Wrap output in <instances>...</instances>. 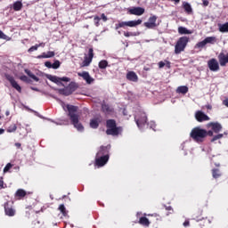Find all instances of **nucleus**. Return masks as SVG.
Here are the masks:
<instances>
[{
	"mask_svg": "<svg viewBox=\"0 0 228 228\" xmlns=\"http://www.w3.org/2000/svg\"><path fill=\"white\" fill-rule=\"evenodd\" d=\"M208 127H211L214 133H220L222 131V125L220 123H208Z\"/></svg>",
	"mask_w": 228,
	"mask_h": 228,
	"instance_id": "nucleus-17",
	"label": "nucleus"
},
{
	"mask_svg": "<svg viewBox=\"0 0 228 228\" xmlns=\"http://www.w3.org/2000/svg\"><path fill=\"white\" fill-rule=\"evenodd\" d=\"M58 93L60 94V95H65L66 97H69V95H72L71 92L67 86L61 89H58Z\"/></svg>",
	"mask_w": 228,
	"mask_h": 228,
	"instance_id": "nucleus-22",
	"label": "nucleus"
},
{
	"mask_svg": "<svg viewBox=\"0 0 228 228\" xmlns=\"http://www.w3.org/2000/svg\"><path fill=\"white\" fill-rule=\"evenodd\" d=\"M67 110L69 111V117L71 120V124L77 131L83 133V131H85V126H83V124L79 123V115L76 114L77 111V106L68 104Z\"/></svg>",
	"mask_w": 228,
	"mask_h": 228,
	"instance_id": "nucleus-1",
	"label": "nucleus"
},
{
	"mask_svg": "<svg viewBox=\"0 0 228 228\" xmlns=\"http://www.w3.org/2000/svg\"><path fill=\"white\" fill-rule=\"evenodd\" d=\"M219 65L221 67H225L228 63V53H224V52L220 53L219 55L217 56Z\"/></svg>",
	"mask_w": 228,
	"mask_h": 228,
	"instance_id": "nucleus-13",
	"label": "nucleus"
},
{
	"mask_svg": "<svg viewBox=\"0 0 228 228\" xmlns=\"http://www.w3.org/2000/svg\"><path fill=\"white\" fill-rule=\"evenodd\" d=\"M165 61H160L159 62V69H163V67H165Z\"/></svg>",
	"mask_w": 228,
	"mask_h": 228,
	"instance_id": "nucleus-56",
	"label": "nucleus"
},
{
	"mask_svg": "<svg viewBox=\"0 0 228 228\" xmlns=\"http://www.w3.org/2000/svg\"><path fill=\"white\" fill-rule=\"evenodd\" d=\"M139 224H141V225H145L146 227H149L151 223L149 222V219L147 217L142 216L140 218Z\"/></svg>",
	"mask_w": 228,
	"mask_h": 228,
	"instance_id": "nucleus-32",
	"label": "nucleus"
},
{
	"mask_svg": "<svg viewBox=\"0 0 228 228\" xmlns=\"http://www.w3.org/2000/svg\"><path fill=\"white\" fill-rule=\"evenodd\" d=\"M100 19H102L103 20V22H106V20H108V17L106 16V14L102 13L101 15V18Z\"/></svg>",
	"mask_w": 228,
	"mask_h": 228,
	"instance_id": "nucleus-57",
	"label": "nucleus"
},
{
	"mask_svg": "<svg viewBox=\"0 0 228 228\" xmlns=\"http://www.w3.org/2000/svg\"><path fill=\"white\" fill-rule=\"evenodd\" d=\"M222 176V172L220 171L219 168H214L212 169V177L214 179H218V177Z\"/></svg>",
	"mask_w": 228,
	"mask_h": 228,
	"instance_id": "nucleus-29",
	"label": "nucleus"
},
{
	"mask_svg": "<svg viewBox=\"0 0 228 228\" xmlns=\"http://www.w3.org/2000/svg\"><path fill=\"white\" fill-rule=\"evenodd\" d=\"M190 136L194 140V142H197V143H202V142H204V138L208 136V131L200 126H196L192 128Z\"/></svg>",
	"mask_w": 228,
	"mask_h": 228,
	"instance_id": "nucleus-2",
	"label": "nucleus"
},
{
	"mask_svg": "<svg viewBox=\"0 0 228 228\" xmlns=\"http://www.w3.org/2000/svg\"><path fill=\"white\" fill-rule=\"evenodd\" d=\"M15 197H26V191L22 190V189H19L16 193H15Z\"/></svg>",
	"mask_w": 228,
	"mask_h": 228,
	"instance_id": "nucleus-35",
	"label": "nucleus"
},
{
	"mask_svg": "<svg viewBox=\"0 0 228 228\" xmlns=\"http://www.w3.org/2000/svg\"><path fill=\"white\" fill-rule=\"evenodd\" d=\"M203 6H209V1L208 0H202Z\"/></svg>",
	"mask_w": 228,
	"mask_h": 228,
	"instance_id": "nucleus-58",
	"label": "nucleus"
},
{
	"mask_svg": "<svg viewBox=\"0 0 228 228\" xmlns=\"http://www.w3.org/2000/svg\"><path fill=\"white\" fill-rule=\"evenodd\" d=\"M56 124V126H69V120H64V121H61V122H54Z\"/></svg>",
	"mask_w": 228,
	"mask_h": 228,
	"instance_id": "nucleus-47",
	"label": "nucleus"
},
{
	"mask_svg": "<svg viewBox=\"0 0 228 228\" xmlns=\"http://www.w3.org/2000/svg\"><path fill=\"white\" fill-rule=\"evenodd\" d=\"M110 161V156L95 157V165L97 167H104Z\"/></svg>",
	"mask_w": 228,
	"mask_h": 228,
	"instance_id": "nucleus-11",
	"label": "nucleus"
},
{
	"mask_svg": "<svg viewBox=\"0 0 228 228\" xmlns=\"http://www.w3.org/2000/svg\"><path fill=\"white\" fill-rule=\"evenodd\" d=\"M31 90H34V92H40V90L37 87H31Z\"/></svg>",
	"mask_w": 228,
	"mask_h": 228,
	"instance_id": "nucleus-63",
	"label": "nucleus"
},
{
	"mask_svg": "<svg viewBox=\"0 0 228 228\" xmlns=\"http://www.w3.org/2000/svg\"><path fill=\"white\" fill-rule=\"evenodd\" d=\"M42 58H48L47 53H43L41 55H38V56H37V59H38V60H42Z\"/></svg>",
	"mask_w": 228,
	"mask_h": 228,
	"instance_id": "nucleus-54",
	"label": "nucleus"
},
{
	"mask_svg": "<svg viewBox=\"0 0 228 228\" xmlns=\"http://www.w3.org/2000/svg\"><path fill=\"white\" fill-rule=\"evenodd\" d=\"M46 77L49 79V81H52V83H55L58 86H65L64 84L61 82L63 81L64 83H69L70 81V78L69 77H56L53 75H46Z\"/></svg>",
	"mask_w": 228,
	"mask_h": 228,
	"instance_id": "nucleus-6",
	"label": "nucleus"
},
{
	"mask_svg": "<svg viewBox=\"0 0 228 228\" xmlns=\"http://www.w3.org/2000/svg\"><path fill=\"white\" fill-rule=\"evenodd\" d=\"M208 67L211 72H218L220 70V64H218V61L215 58L208 61Z\"/></svg>",
	"mask_w": 228,
	"mask_h": 228,
	"instance_id": "nucleus-8",
	"label": "nucleus"
},
{
	"mask_svg": "<svg viewBox=\"0 0 228 228\" xmlns=\"http://www.w3.org/2000/svg\"><path fill=\"white\" fill-rule=\"evenodd\" d=\"M218 30L220 33H228V22H225L224 24L219 23Z\"/></svg>",
	"mask_w": 228,
	"mask_h": 228,
	"instance_id": "nucleus-24",
	"label": "nucleus"
},
{
	"mask_svg": "<svg viewBox=\"0 0 228 228\" xmlns=\"http://www.w3.org/2000/svg\"><path fill=\"white\" fill-rule=\"evenodd\" d=\"M207 44H216V37H208L205 38Z\"/></svg>",
	"mask_w": 228,
	"mask_h": 228,
	"instance_id": "nucleus-33",
	"label": "nucleus"
},
{
	"mask_svg": "<svg viewBox=\"0 0 228 228\" xmlns=\"http://www.w3.org/2000/svg\"><path fill=\"white\" fill-rule=\"evenodd\" d=\"M134 121L141 131L147 126V114L142 110H137L134 115Z\"/></svg>",
	"mask_w": 228,
	"mask_h": 228,
	"instance_id": "nucleus-4",
	"label": "nucleus"
},
{
	"mask_svg": "<svg viewBox=\"0 0 228 228\" xmlns=\"http://www.w3.org/2000/svg\"><path fill=\"white\" fill-rule=\"evenodd\" d=\"M38 47H40V45H35L33 46H31L28 50V53H33L35 51H38Z\"/></svg>",
	"mask_w": 228,
	"mask_h": 228,
	"instance_id": "nucleus-44",
	"label": "nucleus"
},
{
	"mask_svg": "<svg viewBox=\"0 0 228 228\" xmlns=\"http://www.w3.org/2000/svg\"><path fill=\"white\" fill-rule=\"evenodd\" d=\"M165 64H166V67H167V69H170L171 63H170L169 61H165Z\"/></svg>",
	"mask_w": 228,
	"mask_h": 228,
	"instance_id": "nucleus-59",
	"label": "nucleus"
},
{
	"mask_svg": "<svg viewBox=\"0 0 228 228\" xmlns=\"http://www.w3.org/2000/svg\"><path fill=\"white\" fill-rule=\"evenodd\" d=\"M223 104L224 106H226V108H228V98L223 101Z\"/></svg>",
	"mask_w": 228,
	"mask_h": 228,
	"instance_id": "nucleus-60",
	"label": "nucleus"
},
{
	"mask_svg": "<svg viewBox=\"0 0 228 228\" xmlns=\"http://www.w3.org/2000/svg\"><path fill=\"white\" fill-rule=\"evenodd\" d=\"M135 34L133 32H124V37H134Z\"/></svg>",
	"mask_w": 228,
	"mask_h": 228,
	"instance_id": "nucleus-50",
	"label": "nucleus"
},
{
	"mask_svg": "<svg viewBox=\"0 0 228 228\" xmlns=\"http://www.w3.org/2000/svg\"><path fill=\"white\" fill-rule=\"evenodd\" d=\"M206 45H208V44L206 43V39H204V40L201 41V42L197 43V45H196V46H197L199 49H204V47H206Z\"/></svg>",
	"mask_w": 228,
	"mask_h": 228,
	"instance_id": "nucleus-38",
	"label": "nucleus"
},
{
	"mask_svg": "<svg viewBox=\"0 0 228 228\" xmlns=\"http://www.w3.org/2000/svg\"><path fill=\"white\" fill-rule=\"evenodd\" d=\"M106 134H109L110 136H118L120 131H122L121 127L117 126V122L114 119H108L106 122Z\"/></svg>",
	"mask_w": 228,
	"mask_h": 228,
	"instance_id": "nucleus-3",
	"label": "nucleus"
},
{
	"mask_svg": "<svg viewBox=\"0 0 228 228\" xmlns=\"http://www.w3.org/2000/svg\"><path fill=\"white\" fill-rule=\"evenodd\" d=\"M66 88H68V90L71 92V94H74V92L77 90V84H76V82H71L69 84L68 86H66Z\"/></svg>",
	"mask_w": 228,
	"mask_h": 228,
	"instance_id": "nucleus-27",
	"label": "nucleus"
},
{
	"mask_svg": "<svg viewBox=\"0 0 228 228\" xmlns=\"http://www.w3.org/2000/svg\"><path fill=\"white\" fill-rule=\"evenodd\" d=\"M127 26V21H121L116 24V29H120V28H126Z\"/></svg>",
	"mask_w": 228,
	"mask_h": 228,
	"instance_id": "nucleus-40",
	"label": "nucleus"
},
{
	"mask_svg": "<svg viewBox=\"0 0 228 228\" xmlns=\"http://www.w3.org/2000/svg\"><path fill=\"white\" fill-rule=\"evenodd\" d=\"M220 138H224V134H218L215 135L211 139V142H216V140H220Z\"/></svg>",
	"mask_w": 228,
	"mask_h": 228,
	"instance_id": "nucleus-43",
	"label": "nucleus"
},
{
	"mask_svg": "<svg viewBox=\"0 0 228 228\" xmlns=\"http://www.w3.org/2000/svg\"><path fill=\"white\" fill-rule=\"evenodd\" d=\"M25 73L27 74V76L28 77H31V79H33L37 83H38L40 81V78H38V77L35 76V74H33V72H31V70L26 69Z\"/></svg>",
	"mask_w": 228,
	"mask_h": 228,
	"instance_id": "nucleus-23",
	"label": "nucleus"
},
{
	"mask_svg": "<svg viewBox=\"0 0 228 228\" xmlns=\"http://www.w3.org/2000/svg\"><path fill=\"white\" fill-rule=\"evenodd\" d=\"M5 78L7 79V81H9V83H11V86H12V88L17 90L19 94L22 92V87H20V85L17 83V81H15V78L13 77V76L5 74Z\"/></svg>",
	"mask_w": 228,
	"mask_h": 228,
	"instance_id": "nucleus-7",
	"label": "nucleus"
},
{
	"mask_svg": "<svg viewBox=\"0 0 228 228\" xmlns=\"http://www.w3.org/2000/svg\"><path fill=\"white\" fill-rule=\"evenodd\" d=\"M90 127H92V129H97V127H99V119L98 118L91 119Z\"/></svg>",
	"mask_w": 228,
	"mask_h": 228,
	"instance_id": "nucleus-31",
	"label": "nucleus"
},
{
	"mask_svg": "<svg viewBox=\"0 0 228 228\" xmlns=\"http://www.w3.org/2000/svg\"><path fill=\"white\" fill-rule=\"evenodd\" d=\"M4 134V129L0 128V134Z\"/></svg>",
	"mask_w": 228,
	"mask_h": 228,
	"instance_id": "nucleus-64",
	"label": "nucleus"
},
{
	"mask_svg": "<svg viewBox=\"0 0 228 228\" xmlns=\"http://www.w3.org/2000/svg\"><path fill=\"white\" fill-rule=\"evenodd\" d=\"M213 136V131L209 130L208 132H207V136Z\"/></svg>",
	"mask_w": 228,
	"mask_h": 228,
	"instance_id": "nucleus-61",
	"label": "nucleus"
},
{
	"mask_svg": "<svg viewBox=\"0 0 228 228\" xmlns=\"http://www.w3.org/2000/svg\"><path fill=\"white\" fill-rule=\"evenodd\" d=\"M78 76L80 77H83L84 81L87 83V85H92V83L94 81V77L90 76V73L87 71H83L82 73H78Z\"/></svg>",
	"mask_w": 228,
	"mask_h": 228,
	"instance_id": "nucleus-15",
	"label": "nucleus"
},
{
	"mask_svg": "<svg viewBox=\"0 0 228 228\" xmlns=\"http://www.w3.org/2000/svg\"><path fill=\"white\" fill-rule=\"evenodd\" d=\"M102 111H103V113H105L106 115H110V113L113 111V108L106 103H103L102 104Z\"/></svg>",
	"mask_w": 228,
	"mask_h": 228,
	"instance_id": "nucleus-20",
	"label": "nucleus"
},
{
	"mask_svg": "<svg viewBox=\"0 0 228 228\" xmlns=\"http://www.w3.org/2000/svg\"><path fill=\"white\" fill-rule=\"evenodd\" d=\"M110 149H111V145L110 144L107 146H101L96 153V157L110 156Z\"/></svg>",
	"mask_w": 228,
	"mask_h": 228,
	"instance_id": "nucleus-10",
	"label": "nucleus"
},
{
	"mask_svg": "<svg viewBox=\"0 0 228 228\" xmlns=\"http://www.w3.org/2000/svg\"><path fill=\"white\" fill-rule=\"evenodd\" d=\"M176 94H183V95H185V94H188V86H178L176 89Z\"/></svg>",
	"mask_w": 228,
	"mask_h": 228,
	"instance_id": "nucleus-28",
	"label": "nucleus"
},
{
	"mask_svg": "<svg viewBox=\"0 0 228 228\" xmlns=\"http://www.w3.org/2000/svg\"><path fill=\"white\" fill-rule=\"evenodd\" d=\"M13 202H6L4 203V213L7 216H15V208L12 206Z\"/></svg>",
	"mask_w": 228,
	"mask_h": 228,
	"instance_id": "nucleus-9",
	"label": "nucleus"
},
{
	"mask_svg": "<svg viewBox=\"0 0 228 228\" xmlns=\"http://www.w3.org/2000/svg\"><path fill=\"white\" fill-rule=\"evenodd\" d=\"M54 54H55L54 52H51V51L46 53V56H48V58H54Z\"/></svg>",
	"mask_w": 228,
	"mask_h": 228,
	"instance_id": "nucleus-51",
	"label": "nucleus"
},
{
	"mask_svg": "<svg viewBox=\"0 0 228 228\" xmlns=\"http://www.w3.org/2000/svg\"><path fill=\"white\" fill-rule=\"evenodd\" d=\"M17 131V125L13 124L11 125L8 128H7V133H15Z\"/></svg>",
	"mask_w": 228,
	"mask_h": 228,
	"instance_id": "nucleus-37",
	"label": "nucleus"
},
{
	"mask_svg": "<svg viewBox=\"0 0 228 228\" xmlns=\"http://www.w3.org/2000/svg\"><path fill=\"white\" fill-rule=\"evenodd\" d=\"M15 147H17V149H20L21 144L20 142H16L15 143Z\"/></svg>",
	"mask_w": 228,
	"mask_h": 228,
	"instance_id": "nucleus-62",
	"label": "nucleus"
},
{
	"mask_svg": "<svg viewBox=\"0 0 228 228\" xmlns=\"http://www.w3.org/2000/svg\"><path fill=\"white\" fill-rule=\"evenodd\" d=\"M130 15H143L145 13V9L143 7H133L129 9Z\"/></svg>",
	"mask_w": 228,
	"mask_h": 228,
	"instance_id": "nucleus-14",
	"label": "nucleus"
},
{
	"mask_svg": "<svg viewBox=\"0 0 228 228\" xmlns=\"http://www.w3.org/2000/svg\"><path fill=\"white\" fill-rule=\"evenodd\" d=\"M12 9L14 12H20L22 10V2L20 1H16L12 4Z\"/></svg>",
	"mask_w": 228,
	"mask_h": 228,
	"instance_id": "nucleus-25",
	"label": "nucleus"
},
{
	"mask_svg": "<svg viewBox=\"0 0 228 228\" xmlns=\"http://www.w3.org/2000/svg\"><path fill=\"white\" fill-rule=\"evenodd\" d=\"M94 20L95 26L99 27V22L101 20V18H99V16H95Z\"/></svg>",
	"mask_w": 228,
	"mask_h": 228,
	"instance_id": "nucleus-49",
	"label": "nucleus"
},
{
	"mask_svg": "<svg viewBox=\"0 0 228 228\" xmlns=\"http://www.w3.org/2000/svg\"><path fill=\"white\" fill-rule=\"evenodd\" d=\"M183 227H190V220H185L184 223L183 224Z\"/></svg>",
	"mask_w": 228,
	"mask_h": 228,
	"instance_id": "nucleus-55",
	"label": "nucleus"
},
{
	"mask_svg": "<svg viewBox=\"0 0 228 228\" xmlns=\"http://www.w3.org/2000/svg\"><path fill=\"white\" fill-rule=\"evenodd\" d=\"M183 8L188 15H191V13H193V8H191V4H190V3L183 2Z\"/></svg>",
	"mask_w": 228,
	"mask_h": 228,
	"instance_id": "nucleus-19",
	"label": "nucleus"
},
{
	"mask_svg": "<svg viewBox=\"0 0 228 228\" xmlns=\"http://www.w3.org/2000/svg\"><path fill=\"white\" fill-rule=\"evenodd\" d=\"M144 26L148 29H154V28H158V24H156V23H150V21L144 22Z\"/></svg>",
	"mask_w": 228,
	"mask_h": 228,
	"instance_id": "nucleus-34",
	"label": "nucleus"
},
{
	"mask_svg": "<svg viewBox=\"0 0 228 228\" xmlns=\"http://www.w3.org/2000/svg\"><path fill=\"white\" fill-rule=\"evenodd\" d=\"M156 20H158V16L153 15L149 18L148 22H150L151 24H156Z\"/></svg>",
	"mask_w": 228,
	"mask_h": 228,
	"instance_id": "nucleus-41",
	"label": "nucleus"
},
{
	"mask_svg": "<svg viewBox=\"0 0 228 228\" xmlns=\"http://www.w3.org/2000/svg\"><path fill=\"white\" fill-rule=\"evenodd\" d=\"M61 65V62H60V61L56 60L54 61V62L52 64V69H60V66Z\"/></svg>",
	"mask_w": 228,
	"mask_h": 228,
	"instance_id": "nucleus-39",
	"label": "nucleus"
},
{
	"mask_svg": "<svg viewBox=\"0 0 228 228\" xmlns=\"http://www.w3.org/2000/svg\"><path fill=\"white\" fill-rule=\"evenodd\" d=\"M0 39L2 40H11V38L6 36L4 33H3V30H0Z\"/></svg>",
	"mask_w": 228,
	"mask_h": 228,
	"instance_id": "nucleus-42",
	"label": "nucleus"
},
{
	"mask_svg": "<svg viewBox=\"0 0 228 228\" xmlns=\"http://www.w3.org/2000/svg\"><path fill=\"white\" fill-rule=\"evenodd\" d=\"M99 69H104L106 67H108V61L102 60L98 64Z\"/></svg>",
	"mask_w": 228,
	"mask_h": 228,
	"instance_id": "nucleus-36",
	"label": "nucleus"
},
{
	"mask_svg": "<svg viewBox=\"0 0 228 228\" xmlns=\"http://www.w3.org/2000/svg\"><path fill=\"white\" fill-rule=\"evenodd\" d=\"M148 126H149L150 129H152L153 131H156V122L150 121V123H148Z\"/></svg>",
	"mask_w": 228,
	"mask_h": 228,
	"instance_id": "nucleus-45",
	"label": "nucleus"
},
{
	"mask_svg": "<svg viewBox=\"0 0 228 228\" xmlns=\"http://www.w3.org/2000/svg\"><path fill=\"white\" fill-rule=\"evenodd\" d=\"M178 33L179 35H191V30L186 28V27H179Z\"/></svg>",
	"mask_w": 228,
	"mask_h": 228,
	"instance_id": "nucleus-26",
	"label": "nucleus"
},
{
	"mask_svg": "<svg viewBox=\"0 0 228 228\" xmlns=\"http://www.w3.org/2000/svg\"><path fill=\"white\" fill-rule=\"evenodd\" d=\"M195 118L196 120H198V122H206L208 120H209V117L206 114H204V112L198 110L195 114Z\"/></svg>",
	"mask_w": 228,
	"mask_h": 228,
	"instance_id": "nucleus-16",
	"label": "nucleus"
},
{
	"mask_svg": "<svg viewBox=\"0 0 228 228\" xmlns=\"http://www.w3.org/2000/svg\"><path fill=\"white\" fill-rule=\"evenodd\" d=\"M6 187L4 186V181H3V178H0V190H3Z\"/></svg>",
	"mask_w": 228,
	"mask_h": 228,
	"instance_id": "nucleus-53",
	"label": "nucleus"
},
{
	"mask_svg": "<svg viewBox=\"0 0 228 228\" xmlns=\"http://www.w3.org/2000/svg\"><path fill=\"white\" fill-rule=\"evenodd\" d=\"M142 24V20H130L126 21V25L128 28H136V26H140Z\"/></svg>",
	"mask_w": 228,
	"mask_h": 228,
	"instance_id": "nucleus-21",
	"label": "nucleus"
},
{
	"mask_svg": "<svg viewBox=\"0 0 228 228\" xmlns=\"http://www.w3.org/2000/svg\"><path fill=\"white\" fill-rule=\"evenodd\" d=\"M58 209L61 213V215H63L64 216H69V211L65 208V205L61 204Z\"/></svg>",
	"mask_w": 228,
	"mask_h": 228,
	"instance_id": "nucleus-30",
	"label": "nucleus"
},
{
	"mask_svg": "<svg viewBox=\"0 0 228 228\" xmlns=\"http://www.w3.org/2000/svg\"><path fill=\"white\" fill-rule=\"evenodd\" d=\"M20 81H24V83H29V78L25 75L20 77Z\"/></svg>",
	"mask_w": 228,
	"mask_h": 228,
	"instance_id": "nucleus-48",
	"label": "nucleus"
},
{
	"mask_svg": "<svg viewBox=\"0 0 228 228\" xmlns=\"http://www.w3.org/2000/svg\"><path fill=\"white\" fill-rule=\"evenodd\" d=\"M188 42H190V37H180L175 45V54H181L186 46L188 45Z\"/></svg>",
	"mask_w": 228,
	"mask_h": 228,
	"instance_id": "nucleus-5",
	"label": "nucleus"
},
{
	"mask_svg": "<svg viewBox=\"0 0 228 228\" xmlns=\"http://www.w3.org/2000/svg\"><path fill=\"white\" fill-rule=\"evenodd\" d=\"M12 163H8L6 164V166L4 167V173L6 174V172H9L10 171V168H12Z\"/></svg>",
	"mask_w": 228,
	"mask_h": 228,
	"instance_id": "nucleus-46",
	"label": "nucleus"
},
{
	"mask_svg": "<svg viewBox=\"0 0 228 228\" xmlns=\"http://www.w3.org/2000/svg\"><path fill=\"white\" fill-rule=\"evenodd\" d=\"M126 79H128V81H133V83H136L138 81V75H136L134 71H129L126 74Z\"/></svg>",
	"mask_w": 228,
	"mask_h": 228,
	"instance_id": "nucleus-18",
	"label": "nucleus"
},
{
	"mask_svg": "<svg viewBox=\"0 0 228 228\" xmlns=\"http://www.w3.org/2000/svg\"><path fill=\"white\" fill-rule=\"evenodd\" d=\"M45 66L47 68V69H53V64L51 61H45Z\"/></svg>",
	"mask_w": 228,
	"mask_h": 228,
	"instance_id": "nucleus-52",
	"label": "nucleus"
},
{
	"mask_svg": "<svg viewBox=\"0 0 228 228\" xmlns=\"http://www.w3.org/2000/svg\"><path fill=\"white\" fill-rule=\"evenodd\" d=\"M92 60H94V48H90L88 51V56H85L83 66L88 67L92 63Z\"/></svg>",
	"mask_w": 228,
	"mask_h": 228,
	"instance_id": "nucleus-12",
	"label": "nucleus"
}]
</instances>
